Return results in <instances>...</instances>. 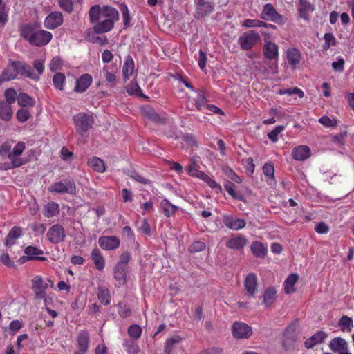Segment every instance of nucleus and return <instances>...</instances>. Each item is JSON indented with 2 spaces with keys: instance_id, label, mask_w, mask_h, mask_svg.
Masks as SVG:
<instances>
[{
  "instance_id": "nucleus-1",
  "label": "nucleus",
  "mask_w": 354,
  "mask_h": 354,
  "mask_svg": "<svg viewBox=\"0 0 354 354\" xmlns=\"http://www.w3.org/2000/svg\"><path fill=\"white\" fill-rule=\"evenodd\" d=\"M88 18L93 24V30L95 34H103L111 31L115 21L119 19V12L113 7L100 5L91 6L88 11Z\"/></svg>"
},
{
  "instance_id": "nucleus-2",
  "label": "nucleus",
  "mask_w": 354,
  "mask_h": 354,
  "mask_svg": "<svg viewBox=\"0 0 354 354\" xmlns=\"http://www.w3.org/2000/svg\"><path fill=\"white\" fill-rule=\"evenodd\" d=\"M21 35L33 46L46 45L52 39V34L46 30H37L36 24L24 26L21 29Z\"/></svg>"
},
{
  "instance_id": "nucleus-3",
  "label": "nucleus",
  "mask_w": 354,
  "mask_h": 354,
  "mask_svg": "<svg viewBox=\"0 0 354 354\" xmlns=\"http://www.w3.org/2000/svg\"><path fill=\"white\" fill-rule=\"evenodd\" d=\"M76 132L82 138L92 127L94 119L92 115L79 113L73 117Z\"/></svg>"
},
{
  "instance_id": "nucleus-4",
  "label": "nucleus",
  "mask_w": 354,
  "mask_h": 354,
  "mask_svg": "<svg viewBox=\"0 0 354 354\" xmlns=\"http://www.w3.org/2000/svg\"><path fill=\"white\" fill-rule=\"evenodd\" d=\"M48 190L60 194L67 193L75 195L76 194V186L73 179L65 178L53 184L49 187Z\"/></svg>"
},
{
  "instance_id": "nucleus-5",
  "label": "nucleus",
  "mask_w": 354,
  "mask_h": 354,
  "mask_svg": "<svg viewBox=\"0 0 354 354\" xmlns=\"http://www.w3.org/2000/svg\"><path fill=\"white\" fill-rule=\"evenodd\" d=\"M9 66L12 68L17 70V74L34 80H39L38 75L32 69L30 65L24 62L9 60Z\"/></svg>"
},
{
  "instance_id": "nucleus-6",
  "label": "nucleus",
  "mask_w": 354,
  "mask_h": 354,
  "mask_svg": "<svg viewBox=\"0 0 354 354\" xmlns=\"http://www.w3.org/2000/svg\"><path fill=\"white\" fill-rule=\"evenodd\" d=\"M46 236L51 243L58 244L65 240L66 233L62 225L55 224L48 229Z\"/></svg>"
},
{
  "instance_id": "nucleus-7",
  "label": "nucleus",
  "mask_w": 354,
  "mask_h": 354,
  "mask_svg": "<svg viewBox=\"0 0 354 354\" xmlns=\"http://www.w3.org/2000/svg\"><path fill=\"white\" fill-rule=\"evenodd\" d=\"M260 40L259 34L253 30L243 33L238 39L241 49L250 50Z\"/></svg>"
},
{
  "instance_id": "nucleus-8",
  "label": "nucleus",
  "mask_w": 354,
  "mask_h": 354,
  "mask_svg": "<svg viewBox=\"0 0 354 354\" xmlns=\"http://www.w3.org/2000/svg\"><path fill=\"white\" fill-rule=\"evenodd\" d=\"M232 333L236 339H248L252 335V330L245 323L235 322L232 326Z\"/></svg>"
},
{
  "instance_id": "nucleus-9",
  "label": "nucleus",
  "mask_w": 354,
  "mask_h": 354,
  "mask_svg": "<svg viewBox=\"0 0 354 354\" xmlns=\"http://www.w3.org/2000/svg\"><path fill=\"white\" fill-rule=\"evenodd\" d=\"M24 149L25 143L24 142H19L13 148L11 153H9L8 159L11 161V168L20 167L26 162V160H23L18 157L21 155Z\"/></svg>"
},
{
  "instance_id": "nucleus-10",
  "label": "nucleus",
  "mask_w": 354,
  "mask_h": 354,
  "mask_svg": "<svg viewBox=\"0 0 354 354\" xmlns=\"http://www.w3.org/2000/svg\"><path fill=\"white\" fill-rule=\"evenodd\" d=\"M244 289L245 295L249 297H254L258 291V281L257 275L254 273L248 274L244 280Z\"/></svg>"
},
{
  "instance_id": "nucleus-11",
  "label": "nucleus",
  "mask_w": 354,
  "mask_h": 354,
  "mask_svg": "<svg viewBox=\"0 0 354 354\" xmlns=\"http://www.w3.org/2000/svg\"><path fill=\"white\" fill-rule=\"evenodd\" d=\"M261 17L265 20H270L277 24L283 22L281 15L277 13L273 6L270 3H267L263 6Z\"/></svg>"
},
{
  "instance_id": "nucleus-12",
  "label": "nucleus",
  "mask_w": 354,
  "mask_h": 354,
  "mask_svg": "<svg viewBox=\"0 0 354 354\" xmlns=\"http://www.w3.org/2000/svg\"><path fill=\"white\" fill-rule=\"evenodd\" d=\"M120 239L115 236H104L99 238V245L104 250H115L120 245Z\"/></svg>"
},
{
  "instance_id": "nucleus-13",
  "label": "nucleus",
  "mask_w": 354,
  "mask_h": 354,
  "mask_svg": "<svg viewBox=\"0 0 354 354\" xmlns=\"http://www.w3.org/2000/svg\"><path fill=\"white\" fill-rule=\"evenodd\" d=\"M248 243V239L245 236L239 234L232 235L226 243V246L232 250H241Z\"/></svg>"
},
{
  "instance_id": "nucleus-14",
  "label": "nucleus",
  "mask_w": 354,
  "mask_h": 354,
  "mask_svg": "<svg viewBox=\"0 0 354 354\" xmlns=\"http://www.w3.org/2000/svg\"><path fill=\"white\" fill-rule=\"evenodd\" d=\"M63 22V16L60 12H53L48 15L44 21V26L48 29H55Z\"/></svg>"
},
{
  "instance_id": "nucleus-15",
  "label": "nucleus",
  "mask_w": 354,
  "mask_h": 354,
  "mask_svg": "<svg viewBox=\"0 0 354 354\" xmlns=\"http://www.w3.org/2000/svg\"><path fill=\"white\" fill-rule=\"evenodd\" d=\"M92 81L93 78L90 74H83L77 80L74 91L76 93H83L86 91L91 86Z\"/></svg>"
},
{
  "instance_id": "nucleus-16",
  "label": "nucleus",
  "mask_w": 354,
  "mask_h": 354,
  "mask_svg": "<svg viewBox=\"0 0 354 354\" xmlns=\"http://www.w3.org/2000/svg\"><path fill=\"white\" fill-rule=\"evenodd\" d=\"M224 225L233 230H238L243 228L245 226L246 222L244 219L235 218L231 216H224L223 218Z\"/></svg>"
},
{
  "instance_id": "nucleus-17",
  "label": "nucleus",
  "mask_w": 354,
  "mask_h": 354,
  "mask_svg": "<svg viewBox=\"0 0 354 354\" xmlns=\"http://www.w3.org/2000/svg\"><path fill=\"white\" fill-rule=\"evenodd\" d=\"M292 156L296 160H305L310 156V149L306 145L298 146L292 149Z\"/></svg>"
},
{
  "instance_id": "nucleus-18",
  "label": "nucleus",
  "mask_w": 354,
  "mask_h": 354,
  "mask_svg": "<svg viewBox=\"0 0 354 354\" xmlns=\"http://www.w3.org/2000/svg\"><path fill=\"white\" fill-rule=\"evenodd\" d=\"M296 342V335L295 333V326L290 325L287 327L284 332V338L283 339V347L288 350Z\"/></svg>"
},
{
  "instance_id": "nucleus-19",
  "label": "nucleus",
  "mask_w": 354,
  "mask_h": 354,
  "mask_svg": "<svg viewBox=\"0 0 354 354\" xmlns=\"http://www.w3.org/2000/svg\"><path fill=\"white\" fill-rule=\"evenodd\" d=\"M278 46L271 41L266 42L263 48L265 57L270 60H274L278 58Z\"/></svg>"
},
{
  "instance_id": "nucleus-20",
  "label": "nucleus",
  "mask_w": 354,
  "mask_h": 354,
  "mask_svg": "<svg viewBox=\"0 0 354 354\" xmlns=\"http://www.w3.org/2000/svg\"><path fill=\"white\" fill-rule=\"evenodd\" d=\"M330 349L334 353H341L348 350V345L346 341L342 337H335L329 343Z\"/></svg>"
},
{
  "instance_id": "nucleus-21",
  "label": "nucleus",
  "mask_w": 354,
  "mask_h": 354,
  "mask_svg": "<svg viewBox=\"0 0 354 354\" xmlns=\"http://www.w3.org/2000/svg\"><path fill=\"white\" fill-rule=\"evenodd\" d=\"M327 336L328 335L325 332L318 331L305 341V347L308 349L312 348L316 344L322 343Z\"/></svg>"
},
{
  "instance_id": "nucleus-22",
  "label": "nucleus",
  "mask_w": 354,
  "mask_h": 354,
  "mask_svg": "<svg viewBox=\"0 0 354 354\" xmlns=\"http://www.w3.org/2000/svg\"><path fill=\"white\" fill-rule=\"evenodd\" d=\"M314 9V6L308 0H299L298 10L301 18L308 19L309 13L312 12Z\"/></svg>"
},
{
  "instance_id": "nucleus-23",
  "label": "nucleus",
  "mask_w": 354,
  "mask_h": 354,
  "mask_svg": "<svg viewBox=\"0 0 354 354\" xmlns=\"http://www.w3.org/2000/svg\"><path fill=\"white\" fill-rule=\"evenodd\" d=\"M89 336L88 332L81 331L77 335V346L80 353H84L88 351Z\"/></svg>"
},
{
  "instance_id": "nucleus-24",
  "label": "nucleus",
  "mask_w": 354,
  "mask_h": 354,
  "mask_svg": "<svg viewBox=\"0 0 354 354\" xmlns=\"http://www.w3.org/2000/svg\"><path fill=\"white\" fill-rule=\"evenodd\" d=\"M127 267L116 265L114 268V278L119 285H124L127 282Z\"/></svg>"
},
{
  "instance_id": "nucleus-25",
  "label": "nucleus",
  "mask_w": 354,
  "mask_h": 354,
  "mask_svg": "<svg viewBox=\"0 0 354 354\" xmlns=\"http://www.w3.org/2000/svg\"><path fill=\"white\" fill-rule=\"evenodd\" d=\"M277 298V291L274 287H268L266 289L263 295V304L266 307L271 306Z\"/></svg>"
},
{
  "instance_id": "nucleus-26",
  "label": "nucleus",
  "mask_w": 354,
  "mask_h": 354,
  "mask_svg": "<svg viewBox=\"0 0 354 354\" xmlns=\"http://www.w3.org/2000/svg\"><path fill=\"white\" fill-rule=\"evenodd\" d=\"M25 254L28 256L30 260H39V261H46L47 259L44 257H39L38 255L43 254L44 252L41 250H39L33 246H28L25 249Z\"/></svg>"
},
{
  "instance_id": "nucleus-27",
  "label": "nucleus",
  "mask_w": 354,
  "mask_h": 354,
  "mask_svg": "<svg viewBox=\"0 0 354 354\" xmlns=\"http://www.w3.org/2000/svg\"><path fill=\"white\" fill-rule=\"evenodd\" d=\"M59 212V206L55 202H49L44 206L43 214L46 218H51Z\"/></svg>"
},
{
  "instance_id": "nucleus-28",
  "label": "nucleus",
  "mask_w": 354,
  "mask_h": 354,
  "mask_svg": "<svg viewBox=\"0 0 354 354\" xmlns=\"http://www.w3.org/2000/svg\"><path fill=\"white\" fill-rule=\"evenodd\" d=\"M22 234V230L20 227H13L6 236L5 245L6 247L11 246L15 243V241L20 237Z\"/></svg>"
},
{
  "instance_id": "nucleus-29",
  "label": "nucleus",
  "mask_w": 354,
  "mask_h": 354,
  "mask_svg": "<svg viewBox=\"0 0 354 354\" xmlns=\"http://www.w3.org/2000/svg\"><path fill=\"white\" fill-rule=\"evenodd\" d=\"M12 115V110L11 104L4 101L0 102V118L5 121H9Z\"/></svg>"
},
{
  "instance_id": "nucleus-30",
  "label": "nucleus",
  "mask_w": 354,
  "mask_h": 354,
  "mask_svg": "<svg viewBox=\"0 0 354 354\" xmlns=\"http://www.w3.org/2000/svg\"><path fill=\"white\" fill-rule=\"evenodd\" d=\"M287 59L288 64L295 67L297 64H298L301 59V54L300 52L296 48H292L289 50L287 53Z\"/></svg>"
},
{
  "instance_id": "nucleus-31",
  "label": "nucleus",
  "mask_w": 354,
  "mask_h": 354,
  "mask_svg": "<svg viewBox=\"0 0 354 354\" xmlns=\"http://www.w3.org/2000/svg\"><path fill=\"white\" fill-rule=\"evenodd\" d=\"M18 104L22 107L35 106V100L32 97L25 93H20L17 96Z\"/></svg>"
},
{
  "instance_id": "nucleus-32",
  "label": "nucleus",
  "mask_w": 354,
  "mask_h": 354,
  "mask_svg": "<svg viewBox=\"0 0 354 354\" xmlns=\"http://www.w3.org/2000/svg\"><path fill=\"white\" fill-rule=\"evenodd\" d=\"M17 70L12 68L9 65L6 68L0 75V80L1 82H8L15 80L17 76Z\"/></svg>"
},
{
  "instance_id": "nucleus-33",
  "label": "nucleus",
  "mask_w": 354,
  "mask_h": 354,
  "mask_svg": "<svg viewBox=\"0 0 354 354\" xmlns=\"http://www.w3.org/2000/svg\"><path fill=\"white\" fill-rule=\"evenodd\" d=\"M91 259L97 270H103L104 268V259L98 249H94L92 251Z\"/></svg>"
},
{
  "instance_id": "nucleus-34",
  "label": "nucleus",
  "mask_w": 354,
  "mask_h": 354,
  "mask_svg": "<svg viewBox=\"0 0 354 354\" xmlns=\"http://www.w3.org/2000/svg\"><path fill=\"white\" fill-rule=\"evenodd\" d=\"M134 69V62L131 57L128 56L122 66V73L124 79L132 75Z\"/></svg>"
},
{
  "instance_id": "nucleus-35",
  "label": "nucleus",
  "mask_w": 354,
  "mask_h": 354,
  "mask_svg": "<svg viewBox=\"0 0 354 354\" xmlns=\"http://www.w3.org/2000/svg\"><path fill=\"white\" fill-rule=\"evenodd\" d=\"M115 70L116 69L114 67H113L112 70L109 71V66H105L103 67V73L104 74L106 81L107 82V84L111 87H113L115 86V80H116V77L115 75Z\"/></svg>"
},
{
  "instance_id": "nucleus-36",
  "label": "nucleus",
  "mask_w": 354,
  "mask_h": 354,
  "mask_svg": "<svg viewBox=\"0 0 354 354\" xmlns=\"http://www.w3.org/2000/svg\"><path fill=\"white\" fill-rule=\"evenodd\" d=\"M88 165L95 171L103 172L105 171V165L102 160L97 157H93L88 161Z\"/></svg>"
},
{
  "instance_id": "nucleus-37",
  "label": "nucleus",
  "mask_w": 354,
  "mask_h": 354,
  "mask_svg": "<svg viewBox=\"0 0 354 354\" xmlns=\"http://www.w3.org/2000/svg\"><path fill=\"white\" fill-rule=\"evenodd\" d=\"M161 207H162L164 214L167 217L172 216L178 209V207L171 204L167 199H163L161 201Z\"/></svg>"
},
{
  "instance_id": "nucleus-38",
  "label": "nucleus",
  "mask_w": 354,
  "mask_h": 354,
  "mask_svg": "<svg viewBox=\"0 0 354 354\" xmlns=\"http://www.w3.org/2000/svg\"><path fill=\"white\" fill-rule=\"evenodd\" d=\"M251 250L257 257H263L266 254L267 250L260 242H254L251 245Z\"/></svg>"
},
{
  "instance_id": "nucleus-39",
  "label": "nucleus",
  "mask_w": 354,
  "mask_h": 354,
  "mask_svg": "<svg viewBox=\"0 0 354 354\" xmlns=\"http://www.w3.org/2000/svg\"><path fill=\"white\" fill-rule=\"evenodd\" d=\"M299 277L296 274H292L285 281V292L290 294L295 291L294 285L297 281Z\"/></svg>"
},
{
  "instance_id": "nucleus-40",
  "label": "nucleus",
  "mask_w": 354,
  "mask_h": 354,
  "mask_svg": "<svg viewBox=\"0 0 354 354\" xmlns=\"http://www.w3.org/2000/svg\"><path fill=\"white\" fill-rule=\"evenodd\" d=\"M181 338L179 336L171 337L167 340L165 345L164 353L165 354H171L174 346L179 343Z\"/></svg>"
},
{
  "instance_id": "nucleus-41",
  "label": "nucleus",
  "mask_w": 354,
  "mask_h": 354,
  "mask_svg": "<svg viewBox=\"0 0 354 354\" xmlns=\"http://www.w3.org/2000/svg\"><path fill=\"white\" fill-rule=\"evenodd\" d=\"M65 75L62 73H57L53 77V82L55 87L60 91L64 89V84L65 83Z\"/></svg>"
},
{
  "instance_id": "nucleus-42",
  "label": "nucleus",
  "mask_w": 354,
  "mask_h": 354,
  "mask_svg": "<svg viewBox=\"0 0 354 354\" xmlns=\"http://www.w3.org/2000/svg\"><path fill=\"white\" fill-rule=\"evenodd\" d=\"M234 184L231 182H228L224 185L225 190L228 194L234 198L238 201H244V196L243 194L236 192L234 190Z\"/></svg>"
},
{
  "instance_id": "nucleus-43",
  "label": "nucleus",
  "mask_w": 354,
  "mask_h": 354,
  "mask_svg": "<svg viewBox=\"0 0 354 354\" xmlns=\"http://www.w3.org/2000/svg\"><path fill=\"white\" fill-rule=\"evenodd\" d=\"M338 325L339 327H341L342 330H347L348 331L351 330V328L353 326V319L348 317L347 315H343L339 322Z\"/></svg>"
},
{
  "instance_id": "nucleus-44",
  "label": "nucleus",
  "mask_w": 354,
  "mask_h": 354,
  "mask_svg": "<svg viewBox=\"0 0 354 354\" xmlns=\"http://www.w3.org/2000/svg\"><path fill=\"white\" fill-rule=\"evenodd\" d=\"M123 346L129 354H137L139 351L138 344L132 339H125L123 342Z\"/></svg>"
},
{
  "instance_id": "nucleus-45",
  "label": "nucleus",
  "mask_w": 354,
  "mask_h": 354,
  "mask_svg": "<svg viewBox=\"0 0 354 354\" xmlns=\"http://www.w3.org/2000/svg\"><path fill=\"white\" fill-rule=\"evenodd\" d=\"M120 10L122 14L123 17V24H124V28H127L131 26L130 21H131V17L129 15V9L126 4L122 3L120 6Z\"/></svg>"
},
{
  "instance_id": "nucleus-46",
  "label": "nucleus",
  "mask_w": 354,
  "mask_h": 354,
  "mask_svg": "<svg viewBox=\"0 0 354 354\" xmlns=\"http://www.w3.org/2000/svg\"><path fill=\"white\" fill-rule=\"evenodd\" d=\"M97 297L102 304L107 305L110 303L111 296L108 289L99 288Z\"/></svg>"
},
{
  "instance_id": "nucleus-47",
  "label": "nucleus",
  "mask_w": 354,
  "mask_h": 354,
  "mask_svg": "<svg viewBox=\"0 0 354 354\" xmlns=\"http://www.w3.org/2000/svg\"><path fill=\"white\" fill-rule=\"evenodd\" d=\"M279 94L280 95H297L300 98H302L304 96V93L299 88L297 87H292L286 89H281L279 91Z\"/></svg>"
},
{
  "instance_id": "nucleus-48",
  "label": "nucleus",
  "mask_w": 354,
  "mask_h": 354,
  "mask_svg": "<svg viewBox=\"0 0 354 354\" xmlns=\"http://www.w3.org/2000/svg\"><path fill=\"white\" fill-rule=\"evenodd\" d=\"M127 331L131 337L138 339L141 335L142 328L137 324H133L128 328Z\"/></svg>"
},
{
  "instance_id": "nucleus-49",
  "label": "nucleus",
  "mask_w": 354,
  "mask_h": 354,
  "mask_svg": "<svg viewBox=\"0 0 354 354\" xmlns=\"http://www.w3.org/2000/svg\"><path fill=\"white\" fill-rule=\"evenodd\" d=\"M195 102V106L198 111H201L203 108L207 109V99L203 94H198L196 97L194 99Z\"/></svg>"
},
{
  "instance_id": "nucleus-50",
  "label": "nucleus",
  "mask_w": 354,
  "mask_h": 354,
  "mask_svg": "<svg viewBox=\"0 0 354 354\" xmlns=\"http://www.w3.org/2000/svg\"><path fill=\"white\" fill-rule=\"evenodd\" d=\"M59 7L65 12L71 13L73 10V3L72 0H58Z\"/></svg>"
},
{
  "instance_id": "nucleus-51",
  "label": "nucleus",
  "mask_w": 354,
  "mask_h": 354,
  "mask_svg": "<svg viewBox=\"0 0 354 354\" xmlns=\"http://www.w3.org/2000/svg\"><path fill=\"white\" fill-rule=\"evenodd\" d=\"M4 96L6 98V101L4 102L11 104L16 100L17 92L13 88H8L5 91Z\"/></svg>"
},
{
  "instance_id": "nucleus-52",
  "label": "nucleus",
  "mask_w": 354,
  "mask_h": 354,
  "mask_svg": "<svg viewBox=\"0 0 354 354\" xmlns=\"http://www.w3.org/2000/svg\"><path fill=\"white\" fill-rule=\"evenodd\" d=\"M284 129V127L282 125L277 126L272 131H271L268 136L270 140L276 142L278 140V135Z\"/></svg>"
},
{
  "instance_id": "nucleus-53",
  "label": "nucleus",
  "mask_w": 354,
  "mask_h": 354,
  "mask_svg": "<svg viewBox=\"0 0 354 354\" xmlns=\"http://www.w3.org/2000/svg\"><path fill=\"white\" fill-rule=\"evenodd\" d=\"M30 116V113L28 110L24 108L19 109L17 112V118L19 122H24L27 121Z\"/></svg>"
},
{
  "instance_id": "nucleus-54",
  "label": "nucleus",
  "mask_w": 354,
  "mask_h": 354,
  "mask_svg": "<svg viewBox=\"0 0 354 354\" xmlns=\"http://www.w3.org/2000/svg\"><path fill=\"white\" fill-rule=\"evenodd\" d=\"M188 171L190 175L196 176L203 180L205 178H207V175L205 173L197 169L194 165H190Z\"/></svg>"
},
{
  "instance_id": "nucleus-55",
  "label": "nucleus",
  "mask_w": 354,
  "mask_h": 354,
  "mask_svg": "<svg viewBox=\"0 0 354 354\" xmlns=\"http://www.w3.org/2000/svg\"><path fill=\"white\" fill-rule=\"evenodd\" d=\"M32 288L33 290L35 289H46L47 284L44 283L42 278L39 276L35 277L32 279Z\"/></svg>"
},
{
  "instance_id": "nucleus-56",
  "label": "nucleus",
  "mask_w": 354,
  "mask_h": 354,
  "mask_svg": "<svg viewBox=\"0 0 354 354\" xmlns=\"http://www.w3.org/2000/svg\"><path fill=\"white\" fill-rule=\"evenodd\" d=\"M127 91L130 95L136 94L138 96H144L142 94L141 89L137 83H131L129 84L127 87Z\"/></svg>"
},
{
  "instance_id": "nucleus-57",
  "label": "nucleus",
  "mask_w": 354,
  "mask_h": 354,
  "mask_svg": "<svg viewBox=\"0 0 354 354\" xmlns=\"http://www.w3.org/2000/svg\"><path fill=\"white\" fill-rule=\"evenodd\" d=\"M243 25L245 27L248 28H252V27H262L263 26H267V24L257 19H246L245 20Z\"/></svg>"
},
{
  "instance_id": "nucleus-58",
  "label": "nucleus",
  "mask_w": 354,
  "mask_h": 354,
  "mask_svg": "<svg viewBox=\"0 0 354 354\" xmlns=\"http://www.w3.org/2000/svg\"><path fill=\"white\" fill-rule=\"evenodd\" d=\"M319 122L325 127H335L337 125L335 120H332L326 115H324L319 119Z\"/></svg>"
},
{
  "instance_id": "nucleus-59",
  "label": "nucleus",
  "mask_w": 354,
  "mask_h": 354,
  "mask_svg": "<svg viewBox=\"0 0 354 354\" xmlns=\"http://www.w3.org/2000/svg\"><path fill=\"white\" fill-rule=\"evenodd\" d=\"M223 171L225 175L232 181L237 183H240L241 182V178L237 174H236L232 169L225 167L223 169Z\"/></svg>"
},
{
  "instance_id": "nucleus-60",
  "label": "nucleus",
  "mask_w": 354,
  "mask_h": 354,
  "mask_svg": "<svg viewBox=\"0 0 354 354\" xmlns=\"http://www.w3.org/2000/svg\"><path fill=\"white\" fill-rule=\"evenodd\" d=\"M325 44L324 47L328 48L330 46L336 45V39L332 33H326L324 36Z\"/></svg>"
},
{
  "instance_id": "nucleus-61",
  "label": "nucleus",
  "mask_w": 354,
  "mask_h": 354,
  "mask_svg": "<svg viewBox=\"0 0 354 354\" xmlns=\"http://www.w3.org/2000/svg\"><path fill=\"white\" fill-rule=\"evenodd\" d=\"M11 143L8 141L4 142L0 147V156H6L8 158L9 153H11Z\"/></svg>"
},
{
  "instance_id": "nucleus-62",
  "label": "nucleus",
  "mask_w": 354,
  "mask_h": 354,
  "mask_svg": "<svg viewBox=\"0 0 354 354\" xmlns=\"http://www.w3.org/2000/svg\"><path fill=\"white\" fill-rule=\"evenodd\" d=\"M33 67L35 68V75H38L39 79L40 75L43 73L44 70V64L42 60L36 59L33 62Z\"/></svg>"
},
{
  "instance_id": "nucleus-63",
  "label": "nucleus",
  "mask_w": 354,
  "mask_h": 354,
  "mask_svg": "<svg viewBox=\"0 0 354 354\" xmlns=\"http://www.w3.org/2000/svg\"><path fill=\"white\" fill-rule=\"evenodd\" d=\"M205 248L206 245L204 242L196 241L191 245L189 251L191 252H198L204 250Z\"/></svg>"
},
{
  "instance_id": "nucleus-64",
  "label": "nucleus",
  "mask_w": 354,
  "mask_h": 354,
  "mask_svg": "<svg viewBox=\"0 0 354 354\" xmlns=\"http://www.w3.org/2000/svg\"><path fill=\"white\" fill-rule=\"evenodd\" d=\"M223 349L218 347H211L204 349L199 352L198 354H222Z\"/></svg>"
}]
</instances>
